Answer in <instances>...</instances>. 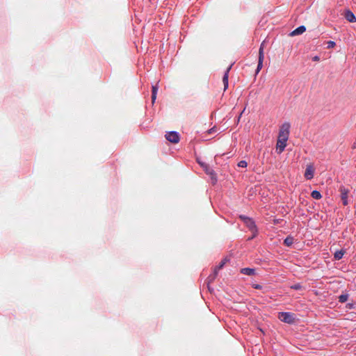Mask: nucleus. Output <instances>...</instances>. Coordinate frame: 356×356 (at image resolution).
<instances>
[{"label": "nucleus", "instance_id": "nucleus-1", "mask_svg": "<svg viewBox=\"0 0 356 356\" xmlns=\"http://www.w3.org/2000/svg\"><path fill=\"white\" fill-rule=\"evenodd\" d=\"M290 127L291 125L289 122H284L280 128L276 145V152L277 154H281L286 145V142L289 139L290 133Z\"/></svg>", "mask_w": 356, "mask_h": 356}, {"label": "nucleus", "instance_id": "nucleus-2", "mask_svg": "<svg viewBox=\"0 0 356 356\" xmlns=\"http://www.w3.org/2000/svg\"><path fill=\"white\" fill-rule=\"evenodd\" d=\"M278 318L286 323L293 324L296 321V315L291 312H279Z\"/></svg>", "mask_w": 356, "mask_h": 356}, {"label": "nucleus", "instance_id": "nucleus-3", "mask_svg": "<svg viewBox=\"0 0 356 356\" xmlns=\"http://www.w3.org/2000/svg\"><path fill=\"white\" fill-rule=\"evenodd\" d=\"M202 159L203 157H197V161L204 169L205 172L208 175H211L213 184H215L217 181V179L213 172V170L211 168H209V166L207 165L204 161H202Z\"/></svg>", "mask_w": 356, "mask_h": 356}, {"label": "nucleus", "instance_id": "nucleus-4", "mask_svg": "<svg viewBox=\"0 0 356 356\" xmlns=\"http://www.w3.org/2000/svg\"><path fill=\"white\" fill-rule=\"evenodd\" d=\"M165 137L167 140L172 143H177L179 141V135L176 131L167 132Z\"/></svg>", "mask_w": 356, "mask_h": 356}, {"label": "nucleus", "instance_id": "nucleus-5", "mask_svg": "<svg viewBox=\"0 0 356 356\" xmlns=\"http://www.w3.org/2000/svg\"><path fill=\"white\" fill-rule=\"evenodd\" d=\"M314 172H315V168L313 165V164H312V163L307 164L306 166L304 177H305L306 179L310 180L314 177Z\"/></svg>", "mask_w": 356, "mask_h": 356}, {"label": "nucleus", "instance_id": "nucleus-6", "mask_svg": "<svg viewBox=\"0 0 356 356\" xmlns=\"http://www.w3.org/2000/svg\"><path fill=\"white\" fill-rule=\"evenodd\" d=\"M244 224L249 228L251 232H254V236L251 238H252L257 233V227L254 222L252 218H248V219H245Z\"/></svg>", "mask_w": 356, "mask_h": 356}, {"label": "nucleus", "instance_id": "nucleus-7", "mask_svg": "<svg viewBox=\"0 0 356 356\" xmlns=\"http://www.w3.org/2000/svg\"><path fill=\"white\" fill-rule=\"evenodd\" d=\"M339 191L341 193V198L343 201V204L347 205L348 204V194L349 193L348 189L346 188L343 186H341Z\"/></svg>", "mask_w": 356, "mask_h": 356}, {"label": "nucleus", "instance_id": "nucleus-8", "mask_svg": "<svg viewBox=\"0 0 356 356\" xmlns=\"http://www.w3.org/2000/svg\"><path fill=\"white\" fill-rule=\"evenodd\" d=\"M344 17L350 22H356V17L354 13L350 10L345 11Z\"/></svg>", "mask_w": 356, "mask_h": 356}, {"label": "nucleus", "instance_id": "nucleus-9", "mask_svg": "<svg viewBox=\"0 0 356 356\" xmlns=\"http://www.w3.org/2000/svg\"><path fill=\"white\" fill-rule=\"evenodd\" d=\"M232 68V65L227 67L224 76H223V78H222V82H223V84H224V90H225L227 87H228V77H229V70H231Z\"/></svg>", "mask_w": 356, "mask_h": 356}, {"label": "nucleus", "instance_id": "nucleus-10", "mask_svg": "<svg viewBox=\"0 0 356 356\" xmlns=\"http://www.w3.org/2000/svg\"><path fill=\"white\" fill-rule=\"evenodd\" d=\"M241 273L247 275H254L255 274V270L250 268H243L241 269Z\"/></svg>", "mask_w": 356, "mask_h": 356}, {"label": "nucleus", "instance_id": "nucleus-11", "mask_svg": "<svg viewBox=\"0 0 356 356\" xmlns=\"http://www.w3.org/2000/svg\"><path fill=\"white\" fill-rule=\"evenodd\" d=\"M306 30V28L305 26H300L296 29L294 31H293L291 33V35H298L300 34L303 33Z\"/></svg>", "mask_w": 356, "mask_h": 356}, {"label": "nucleus", "instance_id": "nucleus-12", "mask_svg": "<svg viewBox=\"0 0 356 356\" xmlns=\"http://www.w3.org/2000/svg\"><path fill=\"white\" fill-rule=\"evenodd\" d=\"M293 243V238L292 236H287L284 241V244L288 247L291 246Z\"/></svg>", "mask_w": 356, "mask_h": 356}, {"label": "nucleus", "instance_id": "nucleus-13", "mask_svg": "<svg viewBox=\"0 0 356 356\" xmlns=\"http://www.w3.org/2000/svg\"><path fill=\"white\" fill-rule=\"evenodd\" d=\"M345 253V251L343 250H341L339 251H337L335 253H334V259H337V260H339L341 259L343 254Z\"/></svg>", "mask_w": 356, "mask_h": 356}, {"label": "nucleus", "instance_id": "nucleus-14", "mask_svg": "<svg viewBox=\"0 0 356 356\" xmlns=\"http://www.w3.org/2000/svg\"><path fill=\"white\" fill-rule=\"evenodd\" d=\"M311 196L315 200H320L322 197L321 193L318 191H313Z\"/></svg>", "mask_w": 356, "mask_h": 356}, {"label": "nucleus", "instance_id": "nucleus-15", "mask_svg": "<svg viewBox=\"0 0 356 356\" xmlns=\"http://www.w3.org/2000/svg\"><path fill=\"white\" fill-rule=\"evenodd\" d=\"M264 42H263L259 49V58H264Z\"/></svg>", "mask_w": 356, "mask_h": 356}, {"label": "nucleus", "instance_id": "nucleus-16", "mask_svg": "<svg viewBox=\"0 0 356 356\" xmlns=\"http://www.w3.org/2000/svg\"><path fill=\"white\" fill-rule=\"evenodd\" d=\"M264 60V58H259L258 65H257V67L256 70V74H258L259 72V71L261 70V68L263 67Z\"/></svg>", "mask_w": 356, "mask_h": 356}, {"label": "nucleus", "instance_id": "nucleus-17", "mask_svg": "<svg viewBox=\"0 0 356 356\" xmlns=\"http://www.w3.org/2000/svg\"><path fill=\"white\" fill-rule=\"evenodd\" d=\"M219 270L220 269H218V267L216 266L213 270V273L212 275H209L208 279H209L210 281H213L216 278V275H218V272Z\"/></svg>", "mask_w": 356, "mask_h": 356}, {"label": "nucleus", "instance_id": "nucleus-18", "mask_svg": "<svg viewBox=\"0 0 356 356\" xmlns=\"http://www.w3.org/2000/svg\"><path fill=\"white\" fill-rule=\"evenodd\" d=\"M348 296L346 294H342L339 296V300L340 302H345L348 300Z\"/></svg>", "mask_w": 356, "mask_h": 356}, {"label": "nucleus", "instance_id": "nucleus-19", "mask_svg": "<svg viewBox=\"0 0 356 356\" xmlns=\"http://www.w3.org/2000/svg\"><path fill=\"white\" fill-rule=\"evenodd\" d=\"M217 132V129L216 127H212L211 129H209L207 131V134H215Z\"/></svg>", "mask_w": 356, "mask_h": 356}, {"label": "nucleus", "instance_id": "nucleus-20", "mask_svg": "<svg viewBox=\"0 0 356 356\" xmlns=\"http://www.w3.org/2000/svg\"><path fill=\"white\" fill-rule=\"evenodd\" d=\"M247 162L245 161H241L238 163V166L241 168H245L247 166Z\"/></svg>", "mask_w": 356, "mask_h": 356}, {"label": "nucleus", "instance_id": "nucleus-21", "mask_svg": "<svg viewBox=\"0 0 356 356\" xmlns=\"http://www.w3.org/2000/svg\"><path fill=\"white\" fill-rule=\"evenodd\" d=\"M291 288L295 290H300L302 289V286L300 284H296L291 286Z\"/></svg>", "mask_w": 356, "mask_h": 356}, {"label": "nucleus", "instance_id": "nucleus-22", "mask_svg": "<svg viewBox=\"0 0 356 356\" xmlns=\"http://www.w3.org/2000/svg\"><path fill=\"white\" fill-rule=\"evenodd\" d=\"M157 90H158L157 86H152V94H156Z\"/></svg>", "mask_w": 356, "mask_h": 356}, {"label": "nucleus", "instance_id": "nucleus-23", "mask_svg": "<svg viewBox=\"0 0 356 356\" xmlns=\"http://www.w3.org/2000/svg\"><path fill=\"white\" fill-rule=\"evenodd\" d=\"M225 261H222L220 262V264L217 266L218 269H221L223 267V266L225 265Z\"/></svg>", "mask_w": 356, "mask_h": 356}, {"label": "nucleus", "instance_id": "nucleus-24", "mask_svg": "<svg viewBox=\"0 0 356 356\" xmlns=\"http://www.w3.org/2000/svg\"><path fill=\"white\" fill-rule=\"evenodd\" d=\"M239 218L243 220V222H244V221L245 220V219H248L249 217H247L245 216H243V215H241L239 216Z\"/></svg>", "mask_w": 356, "mask_h": 356}, {"label": "nucleus", "instance_id": "nucleus-25", "mask_svg": "<svg viewBox=\"0 0 356 356\" xmlns=\"http://www.w3.org/2000/svg\"><path fill=\"white\" fill-rule=\"evenodd\" d=\"M328 44H329V45H328L329 47H333L335 45V42L333 41H330L328 42Z\"/></svg>", "mask_w": 356, "mask_h": 356}, {"label": "nucleus", "instance_id": "nucleus-26", "mask_svg": "<svg viewBox=\"0 0 356 356\" xmlns=\"http://www.w3.org/2000/svg\"><path fill=\"white\" fill-rule=\"evenodd\" d=\"M253 287L254 289H261V286L259 285V284H253Z\"/></svg>", "mask_w": 356, "mask_h": 356}, {"label": "nucleus", "instance_id": "nucleus-27", "mask_svg": "<svg viewBox=\"0 0 356 356\" xmlns=\"http://www.w3.org/2000/svg\"><path fill=\"white\" fill-rule=\"evenodd\" d=\"M156 98V94H152V102H154L155 99Z\"/></svg>", "mask_w": 356, "mask_h": 356}, {"label": "nucleus", "instance_id": "nucleus-28", "mask_svg": "<svg viewBox=\"0 0 356 356\" xmlns=\"http://www.w3.org/2000/svg\"><path fill=\"white\" fill-rule=\"evenodd\" d=\"M320 60V58L318 56H316L313 58V60L314 61H318Z\"/></svg>", "mask_w": 356, "mask_h": 356}]
</instances>
